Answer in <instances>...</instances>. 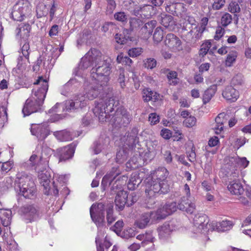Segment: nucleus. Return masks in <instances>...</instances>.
I'll use <instances>...</instances> for the list:
<instances>
[{"mask_svg":"<svg viewBox=\"0 0 251 251\" xmlns=\"http://www.w3.org/2000/svg\"><path fill=\"white\" fill-rule=\"evenodd\" d=\"M30 131L39 141L44 140L50 134L48 126L44 125H32Z\"/></svg>","mask_w":251,"mask_h":251,"instance_id":"obj_18","label":"nucleus"},{"mask_svg":"<svg viewBox=\"0 0 251 251\" xmlns=\"http://www.w3.org/2000/svg\"><path fill=\"white\" fill-rule=\"evenodd\" d=\"M151 219L152 220L151 212L144 213L136 220L135 223L139 228H144L147 226Z\"/></svg>","mask_w":251,"mask_h":251,"instance_id":"obj_26","label":"nucleus"},{"mask_svg":"<svg viewBox=\"0 0 251 251\" xmlns=\"http://www.w3.org/2000/svg\"><path fill=\"white\" fill-rule=\"evenodd\" d=\"M19 189V193L25 198L33 199L35 197L36 187L34 182H30V185Z\"/></svg>","mask_w":251,"mask_h":251,"instance_id":"obj_24","label":"nucleus"},{"mask_svg":"<svg viewBox=\"0 0 251 251\" xmlns=\"http://www.w3.org/2000/svg\"><path fill=\"white\" fill-rule=\"evenodd\" d=\"M34 84L39 85L41 87L37 89L33 90L30 98L34 100L35 101H38L39 103H43L49 88L48 81L42 76H40L34 83Z\"/></svg>","mask_w":251,"mask_h":251,"instance_id":"obj_9","label":"nucleus"},{"mask_svg":"<svg viewBox=\"0 0 251 251\" xmlns=\"http://www.w3.org/2000/svg\"><path fill=\"white\" fill-rule=\"evenodd\" d=\"M53 135L58 140L63 142L71 141L74 138L73 135L66 130L55 131L53 133Z\"/></svg>","mask_w":251,"mask_h":251,"instance_id":"obj_29","label":"nucleus"},{"mask_svg":"<svg viewBox=\"0 0 251 251\" xmlns=\"http://www.w3.org/2000/svg\"><path fill=\"white\" fill-rule=\"evenodd\" d=\"M106 87L95 81L87 88L85 94H78L75 97L74 100H70L67 103V110L72 111L85 107L88 100L95 99Z\"/></svg>","mask_w":251,"mask_h":251,"instance_id":"obj_1","label":"nucleus"},{"mask_svg":"<svg viewBox=\"0 0 251 251\" xmlns=\"http://www.w3.org/2000/svg\"><path fill=\"white\" fill-rule=\"evenodd\" d=\"M181 0H171L170 2L168 3L166 6V11L175 16L176 2Z\"/></svg>","mask_w":251,"mask_h":251,"instance_id":"obj_51","label":"nucleus"},{"mask_svg":"<svg viewBox=\"0 0 251 251\" xmlns=\"http://www.w3.org/2000/svg\"><path fill=\"white\" fill-rule=\"evenodd\" d=\"M52 152L53 151L50 148L43 146L42 148L41 155L40 157V162L43 163V164H48Z\"/></svg>","mask_w":251,"mask_h":251,"instance_id":"obj_31","label":"nucleus"},{"mask_svg":"<svg viewBox=\"0 0 251 251\" xmlns=\"http://www.w3.org/2000/svg\"><path fill=\"white\" fill-rule=\"evenodd\" d=\"M138 128L136 127L133 128L130 132L126 133V134L121 138V140L122 143H124V146L133 147L138 143Z\"/></svg>","mask_w":251,"mask_h":251,"instance_id":"obj_17","label":"nucleus"},{"mask_svg":"<svg viewBox=\"0 0 251 251\" xmlns=\"http://www.w3.org/2000/svg\"><path fill=\"white\" fill-rule=\"evenodd\" d=\"M164 43L165 46L172 51L177 52L182 50L181 40L174 34H168L166 36Z\"/></svg>","mask_w":251,"mask_h":251,"instance_id":"obj_14","label":"nucleus"},{"mask_svg":"<svg viewBox=\"0 0 251 251\" xmlns=\"http://www.w3.org/2000/svg\"><path fill=\"white\" fill-rule=\"evenodd\" d=\"M232 16L228 13H225L221 19V24L224 27L227 26L232 22Z\"/></svg>","mask_w":251,"mask_h":251,"instance_id":"obj_50","label":"nucleus"},{"mask_svg":"<svg viewBox=\"0 0 251 251\" xmlns=\"http://www.w3.org/2000/svg\"><path fill=\"white\" fill-rule=\"evenodd\" d=\"M194 26V28L191 30L188 33V35H192L193 33H194L192 38V42H196L198 39H200L204 31L203 27H198L196 25H195Z\"/></svg>","mask_w":251,"mask_h":251,"instance_id":"obj_42","label":"nucleus"},{"mask_svg":"<svg viewBox=\"0 0 251 251\" xmlns=\"http://www.w3.org/2000/svg\"><path fill=\"white\" fill-rule=\"evenodd\" d=\"M156 23L157 22L155 20H151L150 22L146 23L141 28V30L142 32H144L145 33L146 37H148L152 34L153 29L155 27Z\"/></svg>","mask_w":251,"mask_h":251,"instance_id":"obj_41","label":"nucleus"},{"mask_svg":"<svg viewBox=\"0 0 251 251\" xmlns=\"http://www.w3.org/2000/svg\"><path fill=\"white\" fill-rule=\"evenodd\" d=\"M129 24L130 30L135 31L137 30L140 27L143 25V22L139 19L132 18L130 19Z\"/></svg>","mask_w":251,"mask_h":251,"instance_id":"obj_48","label":"nucleus"},{"mask_svg":"<svg viewBox=\"0 0 251 251\" xmlns=\"http://www.w3.org/2000/svg\"><path fill=\"white\" fill-rule=\"evenodd\" d=\"M142 52L143 50L141 48H134L130 49L128 53L130 57H136L140 55Z\"/></svg>","mask_w":251,"mask_h":251,"instance_id":"obj_57","label":"nucleus"},{"mask_svg":"<svg viewBox=\"0 0 251 251\" xmlns=\"http://www.w3.org/2000/svg\"><path fill=\"white\" fill-rule=\"evenodd\" d=\"M106 221L107 224L110 225L114 222L116 218L113 215V206L112 204L109 203L106 205Z\"/></svg>","mask_w":251,"mask_h":251,"instance_id":"obj_44","label":"nucleus"},{"mask_svg":"<svg viewBox=\"0 0 251 251\" xmlns=\"http://www.w3.org/2000/svg\"><path fill=\"white\" fill-rule=\"evenodd\" d=\"M243 83V76L241 74L236 75L231 79V84L235 86L241 85Z\"/></svg>","mask_w":251,"mask_h":251,"instance_id":"obj_55","label":"nucleus"},{"mask_svg":"<svg viewBox=\"0 0 251 251\" xmlns=\"http://www.w3.org/2000/svg\"><path fill=\"white\" fill-rule=\"evenodd\" d=\"M13 162L12 161H6L3 162L1 166V170L3 172L7 173L13 167Z\"/></svg>","mask_w":251,"mask_h":251,"instance_id":"obj_62","label":"nucleus"},{"mask_svg":"<svg viewBox=\"0 0 251 251\" xmlns=\"http://www.w3.org/2000/svg\"><path fill=\"white\" fill-rule=\"evenodd\" d=\"M126 167L131 169H135L138 166L137 158L136 157H133L126 163Z\"/></svg>","mask_w":251,"mask_h":251,"instance_id":"obj_58","label":"nucleus"},{"mask_svg":"<svg viewBox=\"0 0 251 251\" xmlns=\"http://www.w3.org/2000/svg\"><path fill=\"white\" fill-rule=\"evenodd\" d=\"M156 8L150 4L135 5L133 14L137 16H140L145 18L149 19L156 13Z\"/></svg>","mask_w":251,"mask_h":251,"instance_id":"obj_13","label":"nucleus"},{"mask_svg":"<svg viewBox=\"0 0 251 251\" xmlns=\"http://www.w3.org/2000/svg\"><path fill=\"white\" fill-rule=\"evenodd\" d=\"M104 209L105 205L102 203H94L90 207V214L91 219L98 227L104 226Z\"/></svg>","mask_w":251,"mask_h":251,"instance_id":"obj_8","label":"nucleus"},{"mask_svg":"<svg viewBox=\"0 0 251 251\" xmlns=\"http://www.w3.org/2000/svg\"><path fill=\"white\" fill-rule=\"evenodd\" d=\"M156 181L161 182V183H167L166 178L169 175V172L166 168L161 167L158 168L156 171Z\"/></svg>","mask_w":251,"mask_h":251,"instance_id":"obj_34","label":"nucleus"},{"mask_svg":"<svg viewBox=\"0 0 251 251\" xmlns=\"http://www.w3.org/2000/svg\"><path fill=\"white\" fill-rule=\"evenodd\" d=\"M31 28L28 24L24 25L21 26L17 30H18L17 35L20 36L22 39L26 40L29 36V32Z\"/></svg>","mask_w":251,"mask_h":251,"instance_id":"obj_32","label":"nucleus"},{"mask_svg":"<svg viewBox=\"0 0 251 251\" xmlns=\"http://www.w3.org/2000/svg\"><path fill=\"white\" fill-rule=\"evenodd\" d=\"M123 227V222L121 220L118 221L114 226L110 227V229L118 234L120 233Z\"/></svg>","mask_w":251,"mask_h":251,"instance_id":"obj_59","label":"nucleus"},{"mask_svg":"<svg viewBox=\"0 0 251 251\" xmlns=\"http://www.w3.org/2000/svg\"><path fill=\"white\" fill-rule=\"evenodd\" d=\"M13 182V180L11 177H6L3 181V185L2 187L4 190H7L10 188L12 187Z\"/></svg>","mask_w":251,"mask_h":251,"instance_id":"obj_60","label":"nucleus"},{"mask_svg":"<svg viewBox=\"0 0 251 251\" xmlns=\"http://www.w3.org/2000/svg\"><path fill=\"white\" fill-rule=\"evenodd\" d=\"M137 200L138 196L134 192L131 193L127 198V205L128 206L132 205L134 203L136 202Z\"/></svg>","mask_w":251,"mask_h":251,"instance_id":"obj_64","label":"nucleus"},{"mask_svg":"<svg viewBox=\"0 0 251 251\" xmlns=\"http://www.w3.org/2000/svg\"><path fill=\"white\" fill-rule=\"evenodd\" d=\"M110 59L102 55L101 52L95 49H91L83 57L81 58V63H109Z\"/></svg>","mask_w":251,"mask_h":251,"instance_id":"obj_11","label":"nucleus"},{"mask_svg":"<svg viewBox=\"0 0 251 251\" xmlns=\"http://www.w3.org/2000/svg\"><path fill=\"white\" fill-rule=\"evenodd\" d=\"M211 47V42L209 41H206L203 43L199 51V56L200 58V62H203L205 61V56L207 54L208 50Z\"/></svg>","mask_w":251,"mask_h":251,"instance_id":"obj_39","label":"nucleus"},{"mask_svg":"<svg viewBox=\"0 0 251 251\" xmlns=\"http://www.w3.org/2000/svg\"><path fill=\"white\" fill-rule=\"evenodd\" d=\"M118 81L120 84L122 88H124L126 86L125 85V72L123 69H120L119 71V76L118 79Z\"/></svg>","mask_w":251,"mask_h":251,"instance_id":"obj_61","label":"nucleus"},{"mask_svg":"<svg viewBox=\"0 0 251 251\" xmlns=\"http://www.w3.org/2000/svg\"><path fill=\"white\" fill-rule=\"evenodd\" d=\"M176 10L175 16L180 18H184L186 16L187 9L183 3L177 1L176 2Z\"/></svg>","mask_w":251,"mask_h":251,"instance_id":"obj_45","label":"nucleus"},{"mask_svg":"<svg viewBox=\"0 0 251 251\" xmlns=\"http://www.w3.org/2000/svg\"><path fill=\"white\" fill-rule=\"evenodd\" d=\"M114 17L115 20L121 22H126L127 20V16L124 12H116Z\"/></svg>","mask_w":251,"mask_h":251,"instance_id":"obj_56","label":"nucleus"},{"mask_svg":"<svg viewBox=\"0 0 251 251\" xmlns=\"http://www.w3.org/2000/svg\"><path fill=\"white\" fill-rule=\"evenodd\" d=\"M160 23L166 28L174 25L173 18L172 16L165 13H161L158 17Z\"/></svg>","mask_w":251,"mask_h":251,"instance_id":"obj_30","label":"nucleus"},{"mask_svg":"<svg viewBox=\"0 0 251 251\" xmlns=\"http://www.w3.org/2000/svg\"><path fill=\"white\" fill-rule=\"evenodd\" d=\"M112 118L115 125L126 126L130 123L131 116L125 109H120L116 111L115 116Z\"/></svg>","mask_w":251,"mask_h":251,"instance_id":"obj_15","label":"nucleus"},{"mask_svg":"<svg viewBox=\"0 0 251 251\" xmlns=\"http://www.w3.org/2000/svg\"><path fill=\"white\" fill-rule=\"evenodd\" d=\"M164 207L168 212L165 213L166 215L172 214L176 210L177 208L185 211L187 213L190 214H192L195 209V203L185 197L181 198V201L177 205L176 202H172L166 203Z\"/></svg>","mask_w":251,"mask_h":251,"instance_id":"obj_4","label":"nucleus"},{"mask_svg":"<svg viewBox=\"0 0 251 251\" xmlns=\"http://www.w3.org/2000/svg\"><path fill=\"white\" fill-rule=\"evenodd\" d=\"M152 213V221H156L157 220L164 219L169 215H166L165 213H168L164 208V206L159 207L155 211H151Z\"/></svg>","mask_w":251,"mask_h":251,"instance_id":"obj_37","label":"nucleus"},{"mask_svg":"<svg viewBox=\"0 0 251 251\" xmlns=\"http://www.w3.org/2000/svg\"><path fill=\"white\" fill-rule=\"evenodd\" d=\"M158 235L160 238L163 239L168 237L172 232L170 226L168 223H164L158 228Z\"/></svg>","mask_w":251,"mask_h":251,"instance_id":"obj_36","label":"nucleus"},{"mask_svg":"<svg viewBox=\"0 0 251 251\" xmlns=\"http://www.w3.org/2000/svg\"><path fill=\"white\" fill-rule=\"evenodd\" d=\"M75 152L74 147L72 145L58 149L56 153L59 158V161H65L71 158Z\"/></svg>","mask_w":251,"mask_h":251,"instance_id":"obj_21","label":"nucleus"},{"mask_svg":"<svg viewBox=\"0 0 251 251\" xmlns=\"http://www.w3.org/2000/svg\"><path fill=\"white\" fill-rule=\"evenodd\" d=\"M216 91V86L213 85L204 91L202 96V101L204 104L207 103L211 100L212 98L215 95Z\"/></svg>","mask_w":251,"mask_h":251,"instance_id":"obj_35","label":"nucleus"},{"mask_svg":"<svg viewBox=\"0 0 251 251\" xmlns=\"http://www.w3.org/2000/svg\"><path fill=\"white\" fill-rule=\"evenodd\" d=\"M211 226L212 229L211 231L216 230L218 232L225 231L229 230L232 226V223L230 221L224 220L221 222L212 223Z\"/></svg>","mask_w":251,"mask_h":251,"instance_id":"obj_25","label":"nucleus"},{"mask_svg":"<svg viewBox=\"0 0 251 251\" xmlns=\"http://www.w3.org/2000/svg\"><path fill=\"white\" fill-rule=\"evenodd\" d=\"M222 95L227 100L234 102L239 97V93L232 86H228L223 91Z\"/></svg>","mask_w":251,"mask_h":251,"instance_id":"obj_23","label":"nucleus"},{"mask_svg":"<svg viewBox=\"0 0 251 251\" xmlns=\"http://www.w3.org/2000/svg\"><path fill=\"white\" fill-rule=\"evenodd\" d=\"M169 190L167 183H161L160 181L151 179L148 180L145 184V192L150 197H153L156 193L165 194Z\"/></svg>","mask_w":251,"mask_h":251,"instance_id":"obj_7","label":"nucleus"},{"mask_svg":"<svg viewBox=\"0 0 251 251\" xmlns=\"http://www.w3.org/2000/svg\"><path fill=\"white\" fill-rule=\"evenodd\" d=\"M208 218L205 214L198 213L193 218V231L196 234L205 235L210 229L207 226Z\"/></svg>","mask_w":251,"mask_h":251,"instance_id":"obj_10","label":"nucleus"},{"mask_svg":"<svg viewBox=\"0 0 251 251\" xmlns=\"http://www.w3.org/2000/svg\"><path fill=\"white\" fill-rule=\"evenodd\" d=\"M147 150L151 152V157L155 156L156 151L159 149L158 142L156 140L150 141L147 143Z\"/></svg>","mask_w":251,"mask_h":251,"instance_id":"obj_46","label":"nucleus"},{"mask_svg":"<svg viewBox=\"0 0 251 251\" xmlns=\"http://www.w3.org/2000/svg\"><path fill=\"white\" fill-rule=\"evenodd\" d=\"M15 182L19 188L30 185V182H34L31 175L25 172H18L16 175Z\"/></svg>","mask_w":251,"mask_h":251,"instance_id":"obj_20","label":"nucleus"},{"mask_svg":"<svg viewBox=\"0 0 251 251\" xmlns=\"http://www.w3.org/2000/svg\"><path fill=\"white\" fill-rule=\"evenodd\" d=\"M31 11L28 0H19L13 7L11 15L14 21H22Z\"/></svg>","mask_w":251,"mask_h":251,"instance_id":"obj_5","label":"nucleus"},{"mask_svg":"<svg viewBox=\"0 0 251 251\" xmlns=\"http://www.w3.org/2000/svg\"><path fill=\"white\" fill-rule=\"evenodd\" d=\"M177 73L176 71H169L167 75L169 83L172 85H176L178 83Z\"/></svg>","mask_w":251,"mask_h":251,"instance_id":"obj_49","label":"nucleus"},{"mask_svg":"<svg viewBox=\"0 0 251 251\" xmlns=\"http://www.w3.org/2000/svg\"><path fill=\"white\" fill-rule=\"evenodd\" d=\"M128 194L126 191L124 190L119 191L116 195L115 202L116 206L119 210H122L126 204L127 203Z\"/></svg>","mask_w":251,"mask_h":251,"instance_id":"obj_22","label":"nucleus"},{"mask_svg":"<svg viewBox=\"0 0 251 251\" xmlns=\"http://www.w3.org/2000/svg\"><path fill=\"white\" fill-rule=\"evenodd\" d=\"M7 107L4 105L0 107V127L4 126L5 123L7 122Z\"/></svg>","mask_w":251,"mask_h":251,"instance_id":"obj_47","label":"nucleus"},{"mask_svg":"<svg viewBox=\"0 0 251 251\" xmlns=\"http://www.w3.org/2000/svg\"><path fill=\"white\" fill-rule=\"evenodd\" d=\"M141 181L137 174H132L128 181L127 187L129 190H133L138 186Z\"/></svg>","mask_w":251,"mask_h":251,"instance_id":"obj_38","label":"nucleus"},{"mask_svg":"<svg viewBox=\"0 0 251 251\" xmlns=\"http://www.w3.org/2000/svg\"><path fill=\"white\" fill-rule=\"evenodd\" d=\"M231 112L227 111L226 112L220 113L215 118V125L213 127L215 133L218 134L221 132L224 127V125L227 123L230 118Z\"/></svg>","mask_w":251,"mask_h":251,"instance_id":"obj_16","label":"nucleus"},{"mask_svg":"<svg viewBox=\"0 0 251 251\" xmlns=\"http://www.w3.org/2000/svg\"><path fill=\"white\" fill-rule=\"evenodd\" d=\"M228 10L230 12L234 14V18H236V21L237 23L239 17L236 13H239L241 11V8L238 2L235 1H231L228 5Z\"/></svg>","mask_w":251,"mask_h":251,"instance_id":"obj_43","label":"nucleus"},{"mask_svg":"<svg viewBox=\"0 0 251 251\" xmlns=\"http://www.w3.org/2000/svg\"><path fill=\"white\" fill-rule=\"evenodd\" d=\"M42 104L43 103H39L38 101H35L34 100L31 98L28 99L26 100L23 108L22 112L24 116H28L31 113L37 112Z\"/></svg>","mask_w":251,"mask_h":251,"instance_id":"obj_19","label":"nucleus"},{"mask_svg":"<svg viewBox=\"0 0 251 251\" xmlns=\"http://www.w3.org/2000/svg\"><path fill=\"white\" fill-rule=\"evenodd\" d=\"M225 166L222 171L228 179H235L239 176L240 169L247 167L249 163L245 157L239 158L237 156H228L225 159Z\"/></svg>","mask_w":251,"mask_h":251,"instance_id":"obj_2","label":"nucleus"},{"mask_svg":"<svg viewBox=\"0 0 251 251\" xmlns=\"http://www.w3.org/2000/svg\"><path fill=\"white\" fill-rule=\"evenodd\" d=\"M40 164H43V163L40 162V158L38 159L36 154H32L27 162L22 164V167L27 170H30L33 167L36 169L37 167Z\"/></svg>","mask_w":251,"mask_h":251,"instance_id":"obj_28","label":"nucleus"},{"mask_svg":"<svg viewBox=\"0 0 251 251\" xmlns=\"http://www.w3.org/2000/svg\"><path fill=\"white\" fill-rule=\"evenodd\" d=\"M142 94L143 99L145 101H155L158 99V95L156 92L151 91L149 88L144 89Z\"/></svg>","mask_w":251,"mask_h":251,"instance_id":"obj_33","label":"nucleus"},{"mask_svg":"<svg viewBox=\"0 0 251 251\" xmlns=\"http://www.w3.org/2000/svg\"><path fill=\"white\" fill-rule=\"evenodd\" d=\"M108 64H102L101 66L96 65L91 70V75L93 78L98 83L107 86L110 74V68Z\"/></svg>","mask_w":251,"mask_h":251,"instance_id":"obj_6","label":"nucleus"},{"mask_svg":"<svg viewBox=\"0 0 251 251\" xmlns=\"http://www.w3.org/2000/svg\"><path fill=\"white\" fill-rule=\"evenodd\" d=\"M117 60L118 63H132L131 59L123 53L118 55Z\"/></svg>","mask_w":251,"mask_h":251,"instance_id":"obj_63","label":"nucleus"},{"mask_svg":"<svg viewBox=\"0 0 251 251\" xmlns=\"http://www.w3.org/2000/svg\"><path fill=\"white\" fill-rule=\"evenodd\" d=\"M115 101L113 98L106 99L105 101L100 100L99 102L96 103L93 111L94 115L98 117L100 122L107 121L109 120L114 108Z\"/></svg>","mask_w":251,"mask_h":251,"instance_id":"obj_3","label":"nucleus"},{"mask_svg":"<svg viewBox=\"0 0 251 251\" xmlns=\"http://www.w3.org/2000/svg\"><path fill=\"white\" fill-rule=\"evenodd\" d=\"M225 3V0H215L212 6L209 7V9L210 11L221 9L224 6Z\"/></svg>","mask_w":251,"mask_h":251,"instance_id":"obj_53","label":"nucleus"},{"mask_svg":"<svg viewBox=\"0 0 251 251\" xmlns=\"http://www.w3.org/2000/svg\"><path fill=\"white\" fill-rule=\"evenodd\" d=\"M154 41L158 43L162 41L163 37V31L160 27H157L153 35Z\"/></svg>","mask_w":251,"mask_h":251,"instance_id":"obj_52","label":"nucleus"},{"mask_svg":"<svg viewBox=\"0 0 251 251\" xmlns=\"http://www.w3.org/2000/svg\"><path fill=\"white\" fill-rule=\"evenodd\" d=\"M183 125L188 127H191L194 126L196 123V118L192 116H190L185 119L183 121Z\"/></svg>","mask_w":251,"mask_h":251,"instance_id":"obj_54","label":"nucleus"},{"mask_svg":"<svg viewBox=\"0 0 251 251\" xmlns=\"http://www.w3.org/2000/svg\"><path fill=\"white\" fill-rule=\"evenodd\" d=\"M21 211L26 223L36 220L39 216L38 209L34 204H25L21 208Z\"/></svg>","mask_w":251,"mask_h":251,"instance_id":"obj_12","label":"nucleus"},{"mask_svg":"<svg viewBox=\"0 0 251 251\" xmlns=\"http://www.w3.org/2000/svg\"><path fill=\"white\" fill-rule=\"evenodd\" d=\"M29 45L28 43H25L22 47V53L23 56H20L18 58L19 61H21L24 63L29 62Z\"/></svg>","mask_w":251,"mask_h":251,"instance_id":"obj_40","label":"nucleus"},{"mask_svg":"<svg viewBox=\"0 0 251 251\" xmlns=\"http://www.w3.org/2000/svg\"><path fill=\"white\" fill-rule=\"evenodd\" d=\"M233 181L230 182L228 186V189L231 193L235 195H241L244 192V189L242 184L239 182H234L236 180L232 179Z\"/></svg>","mask_w":251,"mask_h":251,"instance_id":"obj_27","label":"nucleus"}]
</instances>
